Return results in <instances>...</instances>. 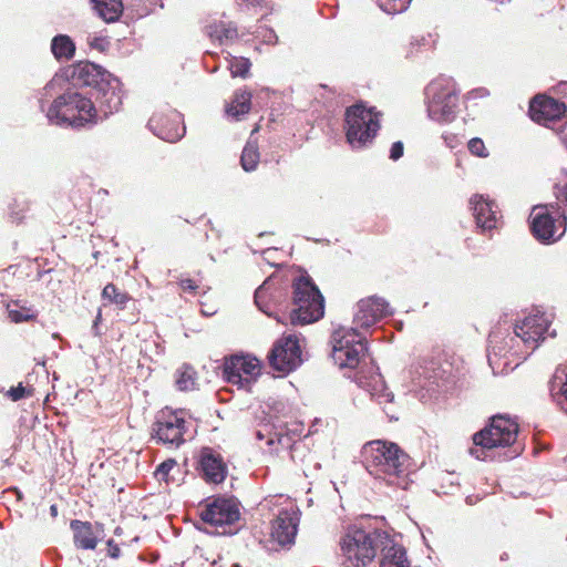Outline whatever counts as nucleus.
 <instances>
[{"mask_svg": "<svg viewBox=\"0 0 567 567\" xmlns=\"http://www.w3.org/2000/svg\"><path fill=\"white\" fill-rule=\"evenodd\" d=\"M467 146L471 154L475 156L483 158L488 156L484 142L478 137L470 140Z\"/></svg>", "mask_w": 567, "mask_h": 567, "instance_id": "nucleus-37", "label": "nucleus"}, {"mask_svg": "<svg viewBox=\"0 0 567 567\" xmlns=\"http://www.w3.org/2000/svg\"><path fill=\"white\" fill-rule=\"evenodd\" d=\"M176 465L174 460H167L158 465L156 468L155 475L158 478H165L169 471Z\"/></svg>", "mask_w": 567, "mask_h": 567, "instance_id": "nucleus-39", "label": "nucleus"}, {"mask_svg": "<svg viewBox=\"0 0 567 567\" xmlns=\"http://www.w3.org/2000/svg\"><path fill=\"white\" fill-rule=\"evenodd\" d=\"M332 359L340 368H355L367 351L365 339L357 328L339 327L331 334Z\"/></svg>", "mask_w": 567, "mask_h": 567, "instance_id": "nucleus-9", "label": "nucleus"}, {"mask_svg": "<svg viewBox=\"0 0 567 567\" xmlns=\"http://www.w3.org/2000/svg\"><path fill=\"white\" fill-rule=\"evenodd\" d=\"M518 424L516 421L505 416L495 415L491 423L473 436L474 446L470 454L477 460L485 461L492 457L497 449L512 447L517 440Z\"/></svg>", "mask_w": 567, "mask_h": 567, "instance_id": "nucleus-5", "label": "nucleus"}, {"mask_svg": "<svg viewBox=\"0 0 567 567\" xmlns=\"http://www.w3.org/2000/svg\"><path fill=\"white\" fill-rule=\"evenodd\" d=\"M256 436H257L258 440H262L264 439V434L260 431H257Z\"/></svg>", "mask_w": 567, "mask_h": 567, "instance_id": "nucleus-53", "label": "nucleus"}, {"mask_svg": "<svg viewBox=\"0 0 567 567\" xmlns=\"http://www.w3.org/2000/svg\"><path fill=\"white\" fill-rule=\"evenodd\" d=\"M550 391L558 404L567 413V373L565 371H561L560 374L558 370L555 372L550 382Z\"/></svg>", "mask_w": 567, "mask_h": 567, "instance_id": "nucleus-29", "label": "nucleus"}, {"mask_svg": "<svg viewBox=\"0 0 567 567\" xmlns=\"http://www.w3.org/2000/svg\"><path fill=\"white\" fill-rule=\"evenodd\" d=\"M551 323V315L536 310L534 313L526 316L514 327V333L525 347V357L536 350L539 343L545 339V333L555 337L556 332H549Z\"/></svg>", "mask_w": 567, "mask_h": 567, "instance_id": "nucleus-11", "label": "nucleus"}, {"mask_svg": "<svg viewBox=\"0 0 567 567\" xmlns=\"http://www.w3.org/2000/svg\"><path fill=\"white\" fill-rule=\"evenodd\" d=\"M107 547H109V556H110L111 558L116 559V558H118V557H120V555H121V549H120V547L114 543V540H113V539L107 540Z\"/></svg>", "mask_w": 567, "mask_h": 567, "instance_id": "nucleus-43", "label": "nucleus"}, {"mask_svg": "<svg viewBox=\"0 0 567 567\" xmlns=\"http://www.w3.org/2000/svg\"><path fill=\"white\" fill-rule=\"evenodd\" d=\"M411 0H378L379 7L388 14H396L405 11Z\"/></svg>", "mask_w": 567, "mask_h": 567, "instance_id": "nucleus-36", "label": "nucleus"}, {"mask_svg": "<svg viewBox=\"0 0 567 567\" xmlns=\"http://www.w3.org/2000/svg\"><path fill=\"white\" fill-rule=\"evenodd\" d=\"M250 66L251 63L248 59L241 56H233L231 60L229 61L228 69L231 73V76L246 78L249 73Z\"/></svg>", "mask_w": 567, "mask_h": 567, "instance_id": "nucleus-35", "label": "nucleus"}, {"mask_svg": "<svg viewBox=\"0 0 567 567\" xmlns=\"http://www.w3.org/2000/svg\"><path fill=\"white\" fill-rule=\"evenodd\" d=\"M176 385L182 391L195 388V371L190 367H183L177 371Z\"/></svg>", "mask_w": 567, "mask_h": 567, "instance_id": "nucleus-34", "label": "nucleus"}, {"mask_svg": "<svg viewBox=\"0 0 567 567\" xmlns=\"http://www.w3.org/2000/svg\"><path fill=\"white\" fill-rule=\"evenodd\" d=\"M8 316L16 323L33 320L37 313L33 309L23 307L19 302L8 305Z\"/></svg>", "mask_w": 567, "mask_h": 567, "instance_id": "nucleus-30", "label": "nucleus"}, {"mask_svg": "<svg viewBox=\"0 0 567 567\" xmlns=\"http://www.w3.org/2000/svg\"><path fill=\"white\" fill-rule=\"evenodd\" d=\"M560 141L565 145V147L567 148V133H561Z\"/></svg>", "mask_w": 567, "mask_h": 567, "instance_id": "nucleus-51", "label": "nucleus"}, {"mask_svg": "<svg viewBox=\"0 0 567 567\" xmlns=\"http://www.w3.org/2000/svg\"><path fill=\"white\" fill-rule=\"evenodd\" d=\"M96 14L105 22L118 20L123 12L122 0H91Z\"/></svg>", "mask_w": 567, "mask_h": 567, "instance_id": "nucleus-25", "label": "nucleus"}, {"mask_svg": "<svg viewBox=\"0 0 567 567\" xmlns=\"http://www.w3.org/2000/svg\"><path fill=\"white\" fill-rule=\"evenodd\" d=\"M276 436H277V441H278V443H279V444H281V445H284V439H285V436H282V435H280V434H276Z\"/></svg>", "mask_w": 567, "mask_h": 567, "instance_id": "nucleus-52", "label": "nucleus"}, {"mask_svg": "<svg viewBox=\"0 0 567 567\" xmlns=\"http://www.w3.org/2000/svg\"><path fill=\"white\" fill-rule=\"evenodd\" d=\"M49 123L58 126L79 128L97 122V111L91 97L68 90L59 95L47 110Z\"/></svg>", "mask_w": 567, "mask_h": 567, "instance_id": "nucleus-2", "label": "nucleus"}, {"mask_svg": "<svg viewBox=\"0 0 567 567\" xmlns=\"http://www.w3.org/2000/svg\"><path fill=\"white\" fill-rule=\"evenodd\" d=\"M87 43L92 49H96L99 51H104L109 45L107 40L101 37L89 38Z\"/></svg>", "mask_w": 567, "mask_h": 567, "instance_id": "nucleus-41", "label": "nucleus"}, {"mask_svg": "<svg viewBox=\"0 0 567 567\" xmlns=\"http://www.w3.org/2000/svg\"><path fill=\"white\" fill-rule=\"evenodd\" d=\"M520 453V450L518 447H514L513 450H508L504 453V458L511 460L516 457Z\"/></svg>", "mask_w": 567, "mask_h": 567, "instance_id": "nucleus-45", "label": "nucleus"}, {"mask_svg": "<svg viewBox=\"0 0 567 567\" xmlns=\"http://www.w3.org/2000/svg\"><path fill=\"white\" fill-rule=\"evenodd\" d=\"M267 291H268V281H265L255 292V303L265 313H267V310L264 306V299L267 297Z\"/></svg>", "mask_w": 567, "mask_h": 567, "instance_id": "nucleus-38", "label": "nucleus"}, {"mask_svg": "<svg viewBox=\"0 0 567 567\" xmlns=\"http://www.w3.org/2000/svg\"><path fill=\"white\" fill-rule=\"evenodd\" d=\"M324 313V299L308 274L292 280V309L289 316L293 326L318 321Z\"/></svg>", "mask_w": 567, "mask_h": 567, "instance_id": "nucleus-4", "label": "nucleus"}, {"mask_svg": "<svg viewBox=\"0 0 567 567\" xmlns=\"http://www.w3.org/2000/svg\"><path fill=\"white\" fill-rule=\"evenodd\" d=\"M391 313L390 306L383 298L371 296L358 301L353 322L357 327L369 328Z\"/></svg>", "mask_w": 567, "mask_h": 567, "instance_id": "nucleus-17", "label": "nucleus"}, {"mask_svg": "<svg viewBox=\"0 0 567 567\" xmlns=\"http://www.w3.org/2000/svg\"><path fill=\"white\" fill-rule=\"evenodd\" d=\"M200 472L207 483L219 484L226 478L227 467L221 456L209 447H204L199 458Z\"/></svg>", "mask_w": 567, "mask_h": 567, "instance_id": "nucleus-21", "label": "nucleus"}, {"mask_svg": "<svg viewBox=\"0 0 567 567\" xmlns=\"http://www.w3.org/2000/svg\"><path fill=\"white\" fill-rule=\"evenodd\" d=\"M361 453L363 465L371 475L389 485H401V478L410 466V457L398 444L375 440L365 443Z\"/></svg>", "mask_w": 567, "mask_h": 567, "instance_id": "nucleus-1", "label": "nucleus"}, {"mask_svg": "<svg viewBox=\"0 0 567 567\" xmlns=\"http://www.w3.org/2000/svg\"><path fill=\"white\" fill-rule=\"evenodd\" d=\"M359 385L364 388L372 398L379 401V403L391 402L393 399V394L388 391L385 383L379 373L371 375L370 381L360 378Z\"/></svg>", "mask_w": 567, "mask_h": 567, "instance_id": "nucleus-26", "label": "nucleus"}, {"mask_svg": "<svg viewBox=\"0 0 567 567\" xmlns=\"http://www.w3.org/2000/svg\"><path fill=\"white\" fill-rule=\"evenodd\" d=\"M298 517L288 511H281L272 520L271 538L280 546H290L295 543L298 530Z\"/></svg>", "mask_w": 567, "mask_h": 567, "instance_id": "nucleus-20", "label": "nucleus"}, {"mask_svg": "<svg viewBox=\"0 0 567 567\" xmlns=\"http://www.w3.org/2000/svg\"><path fill=\"white\" fill-rule=\"evenodd\" d=\"M567 111L565 102H559L547 95H536L529 105V114L533 121L549 126L550 123L559 121Z\"/></svg>", "mask_w": 567, "mask_h": 567, "instance_id": "nucleus-18", "label": "nucleus"}, {"mask_svg": "<svg viewBox=\"0 0 567 567\" xmlns=\"http://www.w3.org/2000/svg\"><path fill=\"white\" fill-rule=\"evenodd\" d=\"M110 76V73L91 62H80L72 68L71 72L73 84L92 86V89H96L102 81H105Z\"/></svg>", "mask_w": 567, "mask_h": 567, "instance_id": "nucleus-22", "label": "nucleus"}, {"mask_svg": "<svg viewBox=\"0 0 567 567\" xmlns=\"http://www.w3.org/2000/svg\"><path fill=\"white\" fill-rule=\"evenodd\" d=\"M381 114L373 107L354 104L346 111V136L352 148L367 147L380 130Z\"/></svg>", "mask_w": 567, "mask_h": 567, "instance_id": "nucleus-7", "label": "nucleus"}, {"mask_svg": "<svg viewBox=\"0 0 567 567\" xmlns=\"http://www.w3.org/2000/svg\"><path fill=\"white\" fill-rule=\"evenodd\" d=\"M241 166L246 172L254 171L259 162L258 146L252 142H247L241 153Z\"/></svg>", "mask_w": 567, "mask_h": 567, "instance_id": "nucleus-32", "label": "nucleus"}, {"mask_svg": "<svg viewBox=\"0 0 567 567\" xmlns=\"http://www.w3.org/2000/svg\"><path fill=\"white\" fill-rule=\"evenodd\" d=\"M120 81L115 78H107L102 81L96 89L91 90V100L94 99L97 121L103 117H107L110 114L117 112L122 105Z\"/></svg>", "mask_w": 567, "mask_h": 567, "instance_id": "nucleus-15", "label": "nucleus"}, {"mask_svg": "<svg viewBox=\"0 0 567 567\" xmlns=\"http://www.w3.org/2000/svg\"><path fill=\"white\" fill-rule=\"evenodd\" d=\"M495 336L494 334H491L489 336V344L492 346L494 342H495Z\"/></svg>", "mask_w": 567, "mask_h": 567, "instance_id": "nucleus-54", "label": "nucleus"}, {"mask_svg": "<svg viewBox=\"0 0 567 567\" xmlns=\"http://www.w3.org/2000/svg\"><path fill=\"white\" fill-rule=\"evenodd\" d=\"M56 81H58L56 79H53L52 81H50V82L45 85L44 91H47V92H48V91L52 90V89L54 87V85H55Z\"/></svg>", "mask_w": 567, "mask_h": 567, "instance_id": "nucleus-49", "label": "nucleus"}, {"mask_svg": "<svg viewBox=\"0 0 567 567\" xmlns=\"http://www.w3.org/2000/svg\"><path fill=\"white\" fill-rule=\"evenodd\" d=\"M102 298L110 303H115L121 309H124L131 299L127 293L120 291L113 284H107L103 288Z\"/></svg>", "mask_w": 567, "mask_h": 567, "instance_id": "nucleus-33", "label": "nucleus"}, {"mask_svg": "<svg viewBox=\"0 0 567 567\" xmlns=\"http://www.w3.org/2000/svg\"><path fill=\"white\" fill-rule=\"evenodd\" d=\"M182 122V114L173 110L167 115L155 113L148 121V127L159 138L174 143L179 141L186 132Z\"/></svg>", "mask_w": 567, "mask_h": 567, "instance_id": "nucleus-16", "label": "nucleus"}, {"mask_svg": "<svg viewBox=\"0 0 567 567\" xmlns=\"http://www.w3.org/2000/svg\"><path fill=\"white\" fill-rule=\"evenodd\" d=\"M566 540H567V537H566Z\"/></svg>", "mask_w": 567, "mask_h": 567, "instance_id": "nucleus-58", "label": "nucleus"}, {"mask_svg": "<svg viewBox=\"0 0 567 567\" xmlns=\"http://www.w3.org/2000/svg\"><path fill=\"white\" fill-rule=\"evenodd\" d=\"M274 443H275L274 437H270V439L268 440V444H269V445H272Z\"/></svg>", "mask_w": 567, "mask_h": 567, "instance_id": "nucleus-56", "label": "nucleus"}, {"mask_svg": "<svg viewBox=\"0 0 567 567\" xmlns=\"http://www.w3.org/2000/svg\"><path fill=\"white\" fill-rule=\"evenodd\" d=\"M301 354L297 337L289 334L274 346L268 358L275 370L289 373L302 363Z\"/></svg>", "mask_w": 567, "mask_h": 567, "instance_id": "nucleus-14", "label": "nucleus"}, {"mask_svg": "<svg viewBox=\"0 0 567 567\" xmlns=\"http://www.w3.org/2000/svg\"><path fill=\"white\" fill-rule=\"evenodd\" d=\"M382 544L380 567H409L404 548L394 543L388 533Z\"/></svg>", "mask_w": 567, "mask_h": 567, "instance_id": "nucleus-23", "label": "nucleus"}, {"mask_svg": "<svg viewBox=\"0 0 567 567\" xmlns=\"http://www.w3.org/2000/svg\"><path fill=\"white\" fill-rule=\"evenodd\" d=\"M40 107L42 111H44V103H43V100L40 101Z\"/></svg>", "mask_w": 567, "mask_h": 567, "instance_id": "nucleus-57", "label": "nucleus"}, {"mask_svg": "<svg viewBox=\"0 0 567 567\" xmlns=\"http://www.w3.org/2000/svg\"><path fill=\"white\" fill-rule=\"evenodd\" d=\"M429 117L440 123L452 122L458 107V90L451 78H437L425 87Z\"/></svg>", "mask_w": 567, "mask_h": 567, "instance_id": "nucleus-6", "label": "nucleus"}, {"mask_svg": "<svg viewBox=\"0 0 567 567\" xmlns=\"http://www.w3.org/2000/svg\"><path fill=\"white\" fill-rule=\"evenodd\" d=\"M183 290L194 291L197 286L192 279H182L179 282Z\"/></svg>", "mask_w": 567, "mask_h": 567, "instance_id": "nucleus-44", "label": "nucleus"}, {"mask_svg": "<svg viewBox=\"0 0 567 567\" xmlns=\"http://www.w3.org/2000/svg\"><path fill=\"white\" fill-rule=\"evenodd\" d=\"M71 528L74 532V543L78 547L83 549H94L97 540L94 535L91 523L72 520Z\"/></svg>", "mask_w": 567, "mask_h": 567, "instance_id": "nucleus-24", "label": "nucleus"}, {"mask_svg": "<svg viewBox=\"0 0 567 567\" xmlns=\"http://www.w3.org/2000/svg\"><path fill=\"white\" fill-rule=\"evenodd\" d=\"M558 198L567 204V182L559 188Z\"/></svg>", "mask_w": 567, "mask_h": 567, "instance_id": "nucleus-46", "label": "nucleus"}, {"mask_svg": "<svg viewBox=\"0 0 567 567\" xmlns=\"http://www.w3.org/2000/svg\"><path fill=\"white\" fill-rule=\"evenodd\" d=\"M383 539H386V532L350 528L340 543L341 567H373Z\"/></svg>", "mask_w": 567, "mask_h": 567, "instance_id": "nucleus-3", "label": "nucleus"}, {"mask_svg": "<svg viewBox=\"0 0 567 567\" xmlns=\"http://www.w3.org/2000/svg\"><path fill=\"white\" fill-rule=\"evenodd\" d=\"M208 34L212 39L223 42L224 40H233L237 38V28L231 23L212 24L208 27Z\"/></svg>", "mask_w": 567, "mask_h": 567, "instance_id": "nucleus-31", "label": "nucleus"}, {"mask_svg": "<svg viewBox=\"0 0 567 567\" xmlns=\"http://www.w3.org/2000/svg\"><path fill=\"white\" fill-rule=\"evenodd\" d=\"M558 210L557 204L535 205L532 208L530 229L540 243H555L564 236L567 217Z\"/></svg>", "mask_w": 567, "mask_h": 567, "instance_id": "nucleus-8", "label": "nucleus"}, {"mask_svg": "<svg viewBox=\"0 0 567 567\" xmlns=\"http://www.w3.org/2000/svg\"><path fill=\"white\" fill-rule=\"evenodd\" d=\"M403 150L404 147L402 142L399 141L393 143L390 150V158L392 161H398L403 156Z\"/></svg>", "mask_w": 567, "mask_h": 567, "instance_id": "nucleus-42", "label": "nucleus"}, {"mask_svg": "<svg viewBox=\"0 0 567 567\" xmlns=\"http://www.w3.org/2000/svg\"><path fill=\"white\" fill-rule=\"evenodd\" d=\"M50 514L52 517H56L58 516V506L56 505H51L50 506Z\"/></svg>", "mask_w": 567, "mask_h": 567, "instance_id": "nucleus-50", "label": "nucleus"}, {"mask_svg": "<svg viewBox=\"0 0 567 567\" xmlns=\"http://www.w3.org/2000/svg\"><path fill=\"white\" fill-rule=\"evenodd\" d=\"M27 395H30V392H27V389L21 383L9 391V396L12 401H19Z\"/></svg>", "mask_w": 567, "mask_h": 567, "instance_id": "nucleus-40", "label": "nucleus"}, {"mask_svg": "<svg viewBox=\"0 0 567 567\" xmlns=\"http://www.w3.org/2000/svg\"><path fill=\"white\" fill-rule=\"evenodd\" d=\"M260 371L261 367L256 358L233 355L224 363L223 377L228 383L250 392Z\"/></svg>", "mask_w": 567, "mask_h": 567, "instance_id": "nucleus-13", "label": "nucleus"}, {"mask_svg": "<svg viewBox=\"0 0 567 567\" xmlns=\"http://www.w3.org/2000/svg\"><path fill=\"white\" fill-rule=\"evenodd\" d=\"M200 518L215 526L217 534H234L231 527L240 519L239 503L234 497H216L207 502L200 512Z\"/></svg>", "mask_w": 567, "mask_h": 567, "instance_id": "nucleus-10", "label": "nucleus"}, {"mask_svg": "<svg viewBox=\"0 0 567 567\" xmlns=\"http://www.w3.org/2000/svg\"><path fill=\"white\" fill-rule=\"evenodd\" d=\"M470 204L478 228L482 231L495 229L498 224V206L483 195H474Z\"/></svg>", "mask_w": 567, "mask_h": 567, "instance_id": "nucleus-19", "label": "nucleus"}, {"mask_svg": "<svg viewBox=\"0 0 567 567\" xmlns=\"http://www.w3.org/2000/svg\"><path fill=\"white\" fill-rule=\"evenodd\" d=\"M185 423L183 411H173L166 408L156 416L152 427V437L164 445L178 447L185 442Z\"/></svg>", "mask_w": 567, "mask_h": 567, "instance_id": "nucleus-12", "label": "nucleus"}, {"mask_svg": "<svg viewBox=\"0 0 567 567\" xmlns=\"http://www.w3.org/2000/svg\"><path fill=\"white\" fill-rule=\"evenodd\" d=\"M51 51L58 60H70L75 52V44L69 35L59 34L51 41Z\"/></svg>", "mask_w": 567, "mask_h": 567, "instance_id": "nucleus-27", "label": "nucleus"}, {"mask_svg": "<svg viewBox=\"0 0 567 567\" xmlns=\"http://www.w3.org/2000/svg\"><path fill=\"white\" fill-rule=\"evenodd\" d=\"M425 43V38L424 37H421L420 39H413L411 41V45L414 47V45H422Z\"/></svg>", "mask_w": 567, "mask_h": 567, "instance_id": "nucleus-48", "label": "nucleus"}, {"mask_svg": "<svg viewBox=\"0 0 567 567\" xmlns=\"http://www.w3.org/2000/svg\"><path fill=\"white\" fill-rule=\"evenodd\" d=\"M251 94L246 91L237 92L231 101L230 105L227 106L226 113L228 116L239 121L240 117L247 114L250 110Z\"/></svg>", "mask_w": 567, "mask_h": 567, "instance_id": "nucleus-28", "label": "nucleus"}, {"mask_svg": "<svg viewBox=\"0 0 567 567\" xmlns=\"http://www.w3.org/2000/svg\"><path fill=\"white\" fill-rule=\"evenodd\" d=\"M557 91L567 97V82H560L557 86Z\"/></svg>", "mask_w": 567, "mask_h": 567, "instance_id": "nucleus-47", "label": "nucleus"}, {"mask_svg": "<svg viewBox=\"0 0 567 567\" xmlns=\"http://www.w3.org/2000/svg\"><path fill=\"white\" fill-rule=\"evenodd\" d=\"M100 319H101V312H99V315H97V317H96V319L94 321V326H96L97 322H100Z\"/></svg>", "mask_w": 567, "mask_h": 567, "instance_id": "nucleus-55", "label": "nucleus"}]
</instances>
